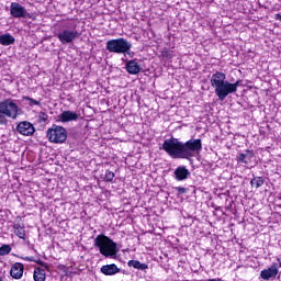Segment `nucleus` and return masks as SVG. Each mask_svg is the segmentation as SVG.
<instances>
[{"label": "nucleus", "mask_w": 281, "mask_h": 281, "mask_svg": "<svg viewBox=\"0 0 281 281\" xmlns=\"http://www.w3.org/2000/svg\"><path fill=\"white\" fill-rule=\"evenodd\" d=\"M33 280L34 281H45L47 280V273L45 272V269L37 267L34 269L33 272Z\"/></svg>", "instance_id": "a211bd4d"}, {"label": "nucleus", "mask_w": 281, "mask_h": 281, "mask_svg": "<svg viewBox=\"0 0 281 281\" xmlns=\"http://www.w3.org/2000/svg\"><path fill=\"white\" fill-rule=\"evenodd\" d=\"M161 56L162 58H167L168 60H170V58H172V50L170 48H164L161 50Z\"/></svg>", "instance_id": "393cba45"}, {"label": "nucleus", "mask_w": 281, "mask_h": 281, "mask_svg": "<svg viewBox=\"0 0 281 281\" xmlns=\"http://www.w3.org/2000/svg\"><path fill=\"white\" fill-rule=\"evenodd\" d=\"M274 19H276V21H280V22H281V14H280V13H277V14L274 15Z\"/></svg>", "instance_id": "c85d7f7f"}, {"label": "nucleus", "mask_w": 281, "mask_h": 281, "mask_svg": "<svg viewBox=\"0 0 281 281\" xmlns=\"http://www.w3.org/2000/svg\"><path fill=\"white\" fill-rule=\"evenodd\" d=\"M41 265L43 266V265H45V262H42Z\"/></svg>", "instance_id": "7c9ffc66"}, {"label": "nucleus", "mask_w": 281, "mask_h": 281, "mask_svg": "<svg viewBox=\"0 0 281 281\" xmlns=\"http://www.w3.org/2000/svg\"><path fill=\"white\" fill-rule=\"evenodd\" d=\"M175 190L176 192H179V194H186L188 192V189L184 187H176Z\"/></svg>", "instance_id": "bb28decb"}, {"label": "nucleus", "mask_w": 281, "mask_h": 281, "mask_svg": "<svg viewBox=\"0 0 281 281\" xmlns=\"http://www.w3.org/2000/svg\"><path fill=\"white\" fill-rule=\"evenodd\" d=\"M203 149L201 139L191 138L187 143L171 137L164 142L162 150L172 159H192L196 153Z\"/></svg>", "instance_id": "f257e3e1"}, {"label": "nucleus", "mask_w": 281, "mask_h": 281, "mask_svg": "<svg viewBox=\"0 0 281 281\" xmlns=\"http://www.w3.org/2000/svg\"><path fill=\"white\" fill-rule=\"evenodd\" d=\"M21 115V108L14 99H5L0 102V126H8V117L16 120Z\"/></svg>", "instance_id": "7ed1b4c3"}, {"label": "nucleus", "mask_w": 281, "mask_h": 281, "mask_svg": "<svg viewBox=\"0 0 281 281\" xmlns=\"http://www.w3.org/2000/svg\"><path fill=\"white\" fill-rule=\"evenodd\" d=\"M14 43H16V40L12 36V34L7 33L0 35V45L8 47L9 45H14Z\"/></svg>", "instance_id": "f3484780"}, {"label": "nucleus", "mask_w": 281, "mask_h": 281, "mask_svg": "<svg viewBox=\"0 0 281 281\" xmlns=\"http://www.w3.org/2000/svg\"><path fill=\"white\" fill-rule=\"evenodd\" d=\"M37 120L40 124H45V122H47V120H49V115H47V113L45 112H40L37 115Z\"/></svg>", "instance_id": "b1692460"}, {"label": "nucleus", "mask_w": 281, "mask_h": 281, "mask_svg": "<svg viewBox=\"0 0 281 281\" xmlns=\"http://www.w3.org/2000/svg\"><path fill=\"white\" fill-rule=\"evenodd\" d=\"M25 271V266L21 262H15L11 266L10 276L13 280H21Z\"/></svg>", "instance_id": "f8f14e48"}, {"label": "nucleus", "mask_w": 281, "mask_h": 281, "mask_svg": "<svg viewBox=\"0 0 281 281\" xmlns=\"http://www.w3.org/2000/svg\"><path fill=\"white\" fill-rule=\"evenodd\" d=\"M23 100L29 102V106H41V101H37L31 97H24Z\"/></svg>", "instance_id": "5701e85b"}, {"label": "nucleus", "mask_w": 281, "mask_h": 281, "mask_svg": "<svg viewBox=\"0 0 281 281\" xmlns=\"http://www.w3.org/2000/svg\"><path fill=\"white\" fill-rule=\"evenodd\" d=\"M57 38L61 45H69V43H74V41L80 38L78 24L75 22L67 23L60 32L57 33Z\"/></svg>", "instance_id": "39448f33"}, {"label": "nucleus", "mask_w": 281, "mask_h": 281, "mask_svg": "<svg viewBox=\"0 0 281 281\" xmlns=\"http://www.w3.org/2000/svg\"><path fill=\"white\" fill-rule=\"evenodd\" d=\"M190 176V169L186 166H178L173 171V179H176V181H188Z\"/></svg>", "instance_id": "9b49d317"}, {"label": "nucleus", "mask_w": 281, "mask_h": 281, "mask_svg": "<svg viewBox=\"0 0 281 281\" xmlns=\"http://www.w3.org/2000/svg\"><path fill=\"white\" fill-rule=\"evenodd\" d=\"M101 273H103V276H115L120 273V268H117L115 263L105 265L101 268Z\"/></svg>", "instance_id": "2eb2a0df"}, {"label": "nucleus", "mask_w": 281, "mask_h": 281, "mask_svg": "<svg viewBox=\"0 0 281 281\" xmlns=\"http://www.w3.org/2000/svg\"><path fill=\"white\" fill-rule=\"evenodd\" d=\"M46 137H48V140L53 144H65V142H67V130L54 124L47 130Z\"/></svg>", "instance_id": "0eeeda50"}, {"label": "nucleus", "mask_w": 281, "mask_h": 281, "mask_svg": "<svg viewBox=\"0 0 281 281\" xmlns=\"http://www.w3.org/2000/svg\"><path fill=\"white\" fill-rule=\"evenodd\" d=\"M16 131L20 133V135H24L26 137H32V135L36 133V128L29 121L20 122L16 126Z\"/></svg>", "instance_id": "9d476101"}, {"label": "nucleus", "mask_w": 281, "mask_h": 281, "mask_svg": "<svg viewBox=\"0 0 281 281\" xmlns=\"http://www.w3.org/2000/svg\"><path fill=\"white\" fill-rule=\"evenodd\" d=\"M23 260H25L26 262H36L34 257H24Z\"/></svg>", "instance_id": "cd10ccee"}, {"label": "nucleus", "mask_w": 281, "mask_h": 281, "mask_svg": "<svg viewBox=\"0 0 281 281\" xmlns=\"http://www.w3.org/2000/svg\"><path fill=\"white\" fill-rule=\"evenodd\" d=\"M241 80H237L232 83L227 80V75L222 71H216L212 75L210 83L215 91V95L218 98L220 102H224L227 95H232V93H236L238 91V86L241 83Z\"/></svg>", "instance_id": "f03ea898"}, {"label": "nucleus", "mask_w": 281, "mask_h": 281, "mask_svg": "<svg viewBox=\"0 0 281 281\" xmlns=\"http://www.w3.org/2000/svg\"><path fill=\"white\" fill-rule=\"evenodd\" d=\"M256 155L251 150H247L245 154H239L237 156V161L240 164H251V159H254Z\"/></svg>", "instance_id": "dca6fc26"}, {"label": "nucleus", "mask_w": 281, "mask_h": 281, "mask_svg": "<svg viewBox=\"0 0 281 281\" xmlns=\"http://www.w3.org/2000/svg\"><path fill=\"white\" fill-rule=\"evenodd\" d=\"M281 263H272L268 269H263L260 272V278L265 281L276 280L278 273H280Z\"/></svg>", "instance_id": "1a4fd4ad"}, {"label": "nucleus", "mask_w": 281, "mask_h": 281, "mask_svg": "<svg viewBox=\"0 0 281 281\" xmlns=\"http://www.w3.org/2000/svg\"><path fill=\"white\" fill-rule=\"evenodd\" d=\"M94 247H98L100 254L105 258L117 256V244L105 235H98L94 238Z\"/></svg>", "instance_id": "20e7f679"}, {"label": "nucleus", "mask_w": 281, "mask_h": 281, "mask_svg": "<svg viewBox=\"0 0 281 281\" xmlns=\"http://www.w3.org/2000/svg\"><path fill=\"white\" fill-rule=\"evenodd\" d=\"M13 229H14V234L15 236L22 238L23 240H25V225L23 224H14L13 225Z\"/></svg>", "instance_id": "6ab92c4d"}, {"label": "nucleus", "mask_w": 281, "mask_h": 281, "mask_svg": "<svg viewBox=\"0 0 281 281\" xmlns=\"http://www.w3.org/2000/svg\"><path fill=\"white\" fill-rule=\"evenodd\" d=\"M12 251V246L3 244L0 246V256H8Z\"/></svg>", "instance_id": "4be33fe9"}, {"label": "nucleus", "mask_w": 281, "mask_h": 281, "mask_svg": "<svg viewBox=\"0 0 281 281\" xmlns=\"http://www.w3.org/2000/svg\"><path fill=\"white\" fill-rule=\"evenodd\" d=\"M273 265H281V260L279 257H277V262H273Z\"/></svg>", "instance_id": "c756f323"}, {"label": "nucleus", "mask_w": 281, "mask_h": 281, "mask_svg": "<svg viewBox=\"0 0 281 281\" xmlns=\"http://www.w3.org/2000/svg\"><path fill=\"white\" fill-rule=\"evenodd\" d=\"M250 186L251 188H255L258 189V188H262V186H265V178L262 177H254L251 180H250Z\"/></svg>", "instance_id": "412c9836"}, {"label": "nucleus", "mask_w": 281, "mask_h": 281, "mask_svg": "<svg viewBox=\"0 0 281 281\" xmlns=\"http://www.w3.org/2000/svg\"><path fill=\"white\" fill-rule=\"evenodd\" d=\"M125 69L131 76H137L142 71V66H139L138 59H131L126 61Z\"/></svg>", "instance_id": "ddd939ff"}, {"label": "nucleus", "mask_w": 281, "mask_h": 281, "mask_svg": "<svg viewBox=\"0 0 281 281\" xmlns=\"http://www.w3.org/2000/svg\"><path fill=\"white\" fill-rule=\"evenodd\" d=\"M78 117H79L78 113L69 111V110L61 112L57 116L58 122H63L64 124L67 122H78Z\"/></svg>", "instance_id": "4468645a"}, {"label": "nucleus", "mask_w": 281, "mask_h": 281, "mask_svg": "<svg viewBox=\"0 0 281 281\" xmlns=\"http://www.w3.org/2000/svg\"><path fill=\"white\" fill-rule=\"evenodd\" d=\"M133 44L128 42L124 37H120L116 40H109L105 44V49L110 52V54H131V48Z\"/></svg>", "instance_id": "423d86ee"}, {"label": "nucleus", "mask_w": 281, "mask_h": 281, "mask_svg": "<svg viewBox=\"0 0 281 281\" xmlns=\"http://www.w3.org/2000/svg\"><path fill=\"white\" fill-rule=\"evenodd\" d=\"M10 14L13 19H34V13L27 12V9L19 2H11Z\"/></svg>", "instance_id": "6e6552de"}, {"label": "nucleus", "mask_w": 281, "mask_h": 281, "mask_svg": "<svg viewBox=\"0 0 281 281\" xmlns=\"http://www.w3.org/2000/svg\"><path fill=\"white\" fill-rule=\"evenodd\" d=\"M113 179H115V173L111 170H106L104 181H108L109 183H111V181H113Z\"/></svg>", "instance_id": "a878e982"}, {"label": "nucleus", "mask_w": 281, "mask_h": 281, "mask_svg": "<svg viewBox=\"0 0 281 281\" xmlns=\"http://www.w3.org/2000/svg\"><path fill=\"white\" fill-rule=\"evenodd\" d=\"M127 267H133V269H138L139 271H146L148 269V265L142 263L138 260H130Z\"/></svg>", "instance_id": "aec40b11"}]
</instances>
